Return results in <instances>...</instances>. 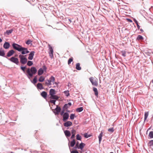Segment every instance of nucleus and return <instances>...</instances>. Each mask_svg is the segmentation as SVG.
Returning <instances> with one entry per match:
<instances>
[{
	"instance_id": "obj_18",
	"label": "nucleus",
	"mask_w": 153,
	"mask_h": 153,
	"mask_svg": "<svg viewBox=\"0 0 153 153\" xmlns=\"http://www.w3.org/2000/svg\"><path fill=\"white\" fill-rule=\"evenodd\" d=\"M56 94V91L54 89H51L49 91V94L50 96L54 95Z\"/></svg>"
},
{
	"instance_id": "obj_27",
	"label": "nucleus",
	"mask_w": 153,
	"mask_h": 153,
	"mask_svg": "<svg viewBox=\"0 0 153 153\" xmlns=\"http://www.w3.org/2000/svg\"><path fill=\"white\" fill-rule=\"evenodd\" d=\"M93 90L94 91V92L95 95L96 96L98 97V92L97 89L96 88L94 87L93 88Z\"/></svg>"
},
{
	"instance_id": "obj_22",
	"label": "nucleus",
	"mask_w": 153,
	"mask_h": 153,
	"mask_svg": "<svg viewBox=\"0 0 153 153\" xmlns=\"http://www.w3.org/2000/svg\"><path fill=\"white\" fill-rule=\"evenodd\" d=\"M44 72V71L42 68H40L38 71V74L39 76L42 75Z\"/></svg>"
},
{
	"instance_id": "obj_32",
	"label": "nucleus",
	"mask_w": 153,
	"mask_h": 153,
	"mask_svg": "<svg viewBox=\"0 0 153 153\" xmlns=\"http://www.w3.org/2000/svg\"><path fill=\"white\" fill-rule=\"evenodd\" d=\"M5 55V53H4V50L0 51V56H4Z\"/></svg>"
},
{
	"instance_id": "obj_24",
	"label": "nucleus",
	"mask_w": 153,
	"mask_h": 153,
	"mask_svg": "<svg viewBox=\"0 0 153 153\" xmlns=\"http://www.w3.org/2000/svg\"><path fill=\"white\" fill-rule=\"evenodd\" d=\"M50 98L53 99H54L56 100H58L59 98V97L56 95H53L50 97Z\"/></svg>"
},
{
	"instance_id": "obj_52",
	"label": "nucleus",
	"mask_w": 153,
	"mask_h": 153,
	"mask_svg": "<svg viewBox=\"0 0 153 153\" xmlns=\"http://www.w3.org/2000/svg\"><path fill=\"white\" fill-rule=\"evenodd\" d=\"M37 80L36 79H33V83L34 84H35V83H36V82H37Z\"/></svg>"
},
{
	"instance_id": "obj_6",
	"label": "nucleus",
	"mask_w": 153,
	"mask_h": 153,
	"mask_svg": "<svg viewBox=\"0 0 153 153\" xmlns=\"http://www.w3.org/2000/svg\"><path fill=\"white\" fill-rule=\"evenodd\" d=\"M15 53L14 51L13 50H11L9 51L7 53V55L6 56L4 55V57L6 58H8V57H10L12 56Z\"/></svg>"
},
{
	"instance_id": "obj_35",
	"label": "nucleus",
	"mask_w": 153,
	"mask_h": 153,
	"mask_svg": "<svg viewBox=\"0 0 153 153\" xmlns=\"http://www.w3.org/2000/svg\"><path fill=\"white\" fill-rule=\"evenodd\" d=\"M33 62L32 61H28L27 63V65L29 66H31L33 64Z\"/></svg>"
},
{
	"instance_id": "obj_59",
	"label": "nucleus",
	"mask_w": 153,
	"mask_h": 153,
	"mask_svg": "<svg viewBox=\"0 0 153 153\" xmlns=\"http://www.w3.org/2000/svg\"><path fill=\"white\" fill-rule=\"evenodd\" d=\"M110 153H114L113 152H110Z\"/></svg>"
},
{
	"instance_id": "obj_28",
	"label": "nucleus",
	"mask_w": 153,
	"mask_h": 153,
	"mask_svg": "<svg viewBox=\"0 0 153 153\" xmlns=\"http://www.w3.org/2000/svg\"><path fill=\"white\" fill-rule=\"evenodd\" d=\"M85 145V144L83 143H81L79 145V149H80L81 150H82L84 147Z\"/></svg>"
},
{
	"instance_id": "obj_51",
	"label": "nucleus",
	"mask_w": 153,
	"mask_h": 153,
	"mask_svg": "<svg viewBox=\"0 0 153 153\" xmlns=\"http://www.w3.org/2000/svg\"><path fill=\"white\" fill-rule=\"evenodd\" d=\"M133 20L136 25L138 24V22L135 19H134Z\"/></svg>"
},
{
	"instance_id": "obj_36",
	"label": "nucleus",
	"mask_w": 153,
	"mask_h": 153,
	"mask_svg": "<svg viewBox=\"0 0 153 153\" xmlns=\"http://www.w3.org/2000/svg\"><path fill=\"white\" fill-rule=\"evenodd\" d=\"M149 115V112H147L145 113L144 115V121L146 120L147 119Z\"/></svg>"
},
{
	"instance_id": "obj_39",
	"label": "nucleus",
	"mask_w": 153,
	"mask_h": 153,
	"mask_svg": "<svg viewBox=\"0 0 153 153\" xmlns=\"http://www.w3.org/2000/svg\"><path fill=\"white\" fill-rule=\"evenodd\" d=\"M122 53V56L124 57H125L126 56V52L125 51H121Z\"/></svg>"
},
{
	"instance_id": "obj_47",
	"label": "nucleus",
	"mask_w": 153,
	"mask_h": 153,
	"mask_svg": "<svg viewBox=\"0 0 153 153\" xmlns=\"http://www.w3.org/2000/svg\"><path fill=\"white\" fill-rule=\"evenodd\" d=\"M55 102L56 100H50V102H51L54 105L55 104Z\"/></svg>"
},
{
	"instance_id": "obj_44",
	"label": "nucleus",
	"mask_w": 153,
	"mask_h": 153,
	"mask_svg": "<svg viewBox=\"0 0 153 153\" xmlns=\"http://www.w3.org/2000/svg\"><path fill=\"white\" fill-rule=\"evenodd\" d=\"M79 146L78 145V142L76 144L75 146L74 147V148L75 149H79Z\"/></svg>"
},
{
	"instance_id": "obj_20",
	"label": "nucleus",
	"mask_w": 153,
	"mask_h": 153,
	"mask_svg": "<svg viewBox=\"0 0 153 153\" xmlns=\"http://www.w3.org/2000/svg\"><path fill=\"white\" fill-rule=\"evenodd\" d=\"M37 88L38 89L42 90L44 89V87L42 83H38L37 85Z\"/></svg>"
},
{
	"instance_id": "obj_49",
	"label": "nucleus",
	"mask_w": 153,
	"mask_h": 153,
	"mask_svg": "<svg viewBox=\"0 0 153 153\" xmlns=\"http://www.w3.org/2000/svg\"><path fill=\"white\" fill-rule=\"evenodd\" d=\"M71 153H79V152H78V151H77L76 150H73V151H71Z\"/></svg>"
},
{
	"instance_id": "obj_55",
	"label": "nucleus",
	"mask_w": 153,
	"mask_h": 153,
	"mask_svg": "<svg viewBox=\"0 0 153 153\" xmlns=\"http://www.w3.org/2000/svg\"><path fill=\"white\" fill-rule=\"evenodd\" d=\"M43 69L45 70H46L47 69V68L45 66H43Z\"/></svg>"
},
{
	"instance_id": "obj_7",
	"label": "nucleus",
	"mask_w": 153,
	"mask_h": 153,
	"mask_svg": "<svg viewBox=\"0 0 153 153\" xmlns=\"http://www.w3.org/2000/svg\"><path fill=\"white\" fill-rule=\"evenodd\" d=\"M61 110V108L60 107L57 105L56 107L54 110V113L55 115H58L59 113L60 112Z\"/></svg>"
},
{
	"instance_id": "obj_42",
	"label": "nucleus",
	"mask_w": 153,
	"mask_h": 153,
	"mask_svg": "<svg viewBox=\"0 0 153 153\" xmlns=\"http://www.w3.org/2000/svg\"><path fill=\"white\" fill-rule=\"evenodd\" d=\"M73 61V58L72 57H71L69 59L68 61V64L69 65L71 64V62Z\"/></svg>"
},
{
	"instance_id": "obj_58",
	"label": "nucleus",
	"mask_w": 153,
	"mask_h": 153,
	"mask_svg": "<svg viewBox=\"0 0 153 153\" xmlns=\"http://www.w3.org/2000/svg\"><path fill=\"white\" fill-rule=\"evenodd\" d=\"M140 30L141 32H143V30L142 29H140Z\"/></svg>"
},
{
	"instance_id": "obj_8",
	"label": "nucleus",
	"mask_w": 153,
	"mask_h": 153,
	"mask_svg": "<svg viewBox=\"0 0 153 153\" xmlns=\"http://www.w3.org/2000/svg\"><path fill=\"white\" fill-rule=\"evenodd\" d=\"M21 50H22L21 51V53L22 55L28 53L30 52L29 51L27 50V48L24 47H22V49Z\"/></svg>"
},
{
	"instance_id": "obj_48",
	"label": "nucleus",
	"mask_w": 153,
	"mask_h": 153,
	"mask_svg": "<svg viewBox=\"0 0 153 153\" xmlns=\"http://www.w3.org/2000/svg\"><path fill=\"white\" fill-rule=\"evenodd\" d=\"M149 144L150 146H151L153 145V140H150L149 142Z\"/></svg>"
},
{
	"instance_id": "obj_25",
	"label": "nucleus",
	"mask_w": 153,
	"mask_h": 153,
	"mask_svg": "<svg viewBox=\"0 0 153 153\" xmlns=\"http://www.w3.org/2000/svg\"><path fill=\"white\" fill-rule=\"evenodd\" d=\"M76 68L78 70H80L81 68L80 66V64L79 63H76Z\"/></svg>"
},
{
	"instance_id": "obj_30",
	"label": "nucleus",
	"mask_w": 153,
	"mask_h": 153,
	"mask_svg": "<svg viewBox=\"0 0 153 153\" xmlns=\"http://www.w3.org/2000/svg\"><path fill=\"white\" fill-rule=\"evenodd\" d=\"M45 80V78L44 76H41L39 79V81L41 82H42L44 81Z\"/></svg>"
},
{
	"instance_id": "obj_4",
	"label": "nucleus",
	"mask_w": 153,
	"mask_h": 153,
	"mask_svg": "<svg viewBox=\"0 0 153 153\" xmlns=\"http://www.w3.org/2000/svg\"><path fill=\"white\" fill-rule=\"evenodd\" d=\"M12 46L14 49L19 52H21V51L22 50L21 49H22V46L16 43H13L12 44Z\"/></svg>"
},
{
	"instance_id": "obj_34",
	"label": "nucleus",
	"mask_w": 153,
	"mask_h": 153,
	"mask_svg": "<svg viewBox=\"0 0 153 153\" xmlns=\"http://www.w3.org/2000/svg\"><path fill=\"white\" fill-rule=\"evenodd\" d=\"M149 136L150 138H153V131H151L150 132Z\"/></svg>"
},
{
	"instance_id": "obj_54",
	"label": "nucleus",
	"mask_w": 153,
	"mask_h": 153,
	"mask_svg": "<svg viewBox=\"0 0 153 153\" xmlns=\"http://www.w3.org/2000/svg\"><path fill=\"white\" fill-rule=\"evenodd\" d=\"M137 27L138 28V29H139L140 28V26H139V25L138 24H137Z\"/></svg>"
},
{
	"instance_id": "obj_53",
	"label": "nucleus",
	"mask_w": 153,
	"mask_h": 153,
	"mask_svg": "<svg viewBox=\"0 0 153 153\" xmlns=\"http://www.w3.org/2000/svg\"><path fill=\"white\" fill-rule=\"evenodd\" d=\"M127 20H128V21L129 22H132V21L130 19H127Z\"/></svg>"
},
{
	"instance_id": "obj_15",
	"label": "nucleus",
	"mask_w": 153,
	"mask_h": 153,
	"mask_svg": "<svg viewBox=\"0 0 153 153\" xmlns=\"http://www.w3.org/2000/svg\"><path fill=\"white\" fill-rule=\"evenodd\" d=\"M72 123L70 121H68L64 123V126L65 127H68L72 125Z\"/></svg>"
},
{
	"instance_id": "obj_5",
	"label": "nucleus",
	"mask_w": 153,
	"mask_h": 153,
	"mask_svg": "<svg viewBox=\"0 0 153 153\" xmlns=\"http://www.w3.org/2000/svg\"><path fill=\"white\" fill-rule=\"evenodd\" d=\"M8 59L11 62L15 63L16 65H18L19 64V60L17 58L13 56L10 58Z\"/></svg>"
},
{
	"instance_id": "obj_3",
	"label": "nucleus",
	"mask_w": 153,
	"mask_h": 153,
	"mask_svg": "<svg viewBox=\"0 0 153 153\" xmlns=\"http://www.w3.org/2000/svg\"><path fill=\"white\" fill-rule=\"evenodd\" d=\"M89 80L93 85L95 86L98 85L97 79L96 78L91 77L90 78Z\"/></svg>"
},
{
	"instance_id": "obj_38",
	"label": "nucleus",
	"mask_w": 153,
	"mask_h": 153,
	"mask_svg": "<svg viewBox=\"0 0 153 153\" xmlns=\"http://www.w3.org/2000/svg\"><path fill=\"white\" fill-rule=\"evenodd\" d=\"M137 39L138 40H141L143 39V37L142 36L139 35L137 36Z\"/></svg>"
},
{
	"instance_id": "obj_13",
	"label": "nucleus",
	"mask_w": 153,
	"mask_h": 153,
	"mask_svg": "<svg viewBox=\"0 0 153 153\" xmlns=\"http://www.w3.org/2000/svg\"><path fill=\"white\" fill-rule=\"evenodd\" d=\"M76 130L73 129L71 131L72 135L71 137V139H73L75 138V135L76 133Z\"/></svg>"
},
{
	"instance_id": "obj_31",
	"label": "nucleus",
	"mask_w": 153,
	"mask_h": 153,
	"mask_svg": "<svg viewBox=\"0 0 153 153\" xmlns=\"http://www.w3.org/2000/svg\"><path fill=\"white\" fill-rule=\"evenodd\" d=\"M83 110V108L82 107H81L80 108H77L76 109V111L77 112H79L82 111Z\"/></svg>"
},
{
	"instance_id": "obj_40",
	"label": "nucleus",
	"mask_w": 153,
	"mask_h": 153,
	"mask_svg": "<svg viewBox=\"0 0 153 153\" xmlns=\"http://www.w3.org/2000/svg\"><path fill=\"white\" fill-rule=\"evenodd\" d=\"M91 135L90 134H88L87 133H85L84 134V136L86 138H88L89 137H91Z\"/></svg>"
},
{
	"instance_id": "obj_57",
	"label": "nucleus",
	"mask_w": 153,
	"mask_h": 153,
	"mask_svg": "<svg viewBox=\"0 0 153 153\" xmlns=\"http://www.w3.org/2000/svg\"><path fill=\"white\" fill-rule=\"evenodd\" d=\"M37 76H36L34 77L33 79H35L37 80Z\"/></svg>"
},
{
	"instance_id": "obj_10",
	"label": "nucleus",
	"mask_w": 153,
	"mask_h": 153,
	"mask_svg": "<svg viewBox=\"0 0 153 153\" xmlns=\"http://www.w3.org/2000/svg\"><path fill=\"white\" fill-rule=\"evenodd\" d=\"M35 53V52L34 51H32L30 52L29 55V56L28 57V59L29 60H31L33 59Z\"/></svg>"
},
{
	"instance_id": "obj_1",
	"label": "nucleus",
	"mask_w": 153,
	"mask_h": 153,
	"mask_svg": "<svg viewBox=\"0 0 153 153\" xmlns=\"http://www.w3.org/2000/svg\"><path fill=\"white\" fill-rule=\"evenodd\" d=\"M37 71V69L35 67H32L30 69L28 68L26 71V75L27 77L30 79L32 77L34 74L36 73Z\"/></svg>"
},
{
	"instance_id": "obj_16",
	"label": "nucleus",
	"mask_w": 153,
	"mask_h": 153,
	"mask_svg": "<svg viewBox=\"0 0 153 153\" xmlns=\"http://www.w3.org/2000/svg\"><path fill=\"white\" fill-rule=\"evenodd\" d=\"M41 95L45 99H46L47 97V94L46 92L43 91L41 93Z\"/></svg>"
},
{
	"instance_id": "obj_9",
	"label": "nucleus",
	"mask_w": 153,
	"mask_h": 153,
	"mask_svg": "<svg viewBox=\"0 0 153 153\" xmlns=\"http://www.w3.org/2000/svg\"><path fill=\"white\" fill-rule=\"evenodd\" d=\"M69 114L67 112H65L64 113L63 116V120L64 122H65L68 118Z\"/></svg>"
},
{
	"instance_id": "obj_12",
	"label": "nucleus",
	"mask_w": 153,
	"mask_h": 153,
	"mask_svg": "<svg viewBox=\"0 0 153 153\" xmlns=\"http://www.w3.org/2000/svg\"><path fill=\"white\" fill-rule=\"evenodd\" d=\"M49 56L51 57L53 56V50L52 47L50 46V45H49Z\"/></svg>"
},
{
	"instance_id": "obj_26",
	"label": "nucleus",
	"mask_w": 153,
	"mask_h": 153,
	"mask_svg": "<svg viewBox=\"0 0 153 153\" xmlns=\"http://www.w3.org/2000/svg\"><path fill=\"white\" fill-rule=\"evenodd\" d=\"M46 82H45V84L48 86L51 85L52 84L51 83V82L50 80L49 79H47L46 80Z\"/></svg>"
},
{
	"instance_id": "obj_29",
	"label": "nucleus",
	"mask_w": 153,
	"mask_h": 153,
	"mask_svg": "<svg viewBox=\"0 0 153 153\" xmlns=\"http://www.w3.org/2000/svg\"><path fill=\"white\" fill-rule=\"evenodd\" d=\"M49 79L50 80L51 82L53 83L55 81V78L53 76H51L49 78Z\"/></svg>"
},
{
	"instance_id": "obj_50",
	"label": "nucleus",
	"mask_w": 153,
	"mask_h": 153,
	"mask_svg": "<svg viewBox=\"0 0 153 153\" xmlns=\"http://www.w3.org/2000/svg\"><path fill=\"white\" fill-rule=\"evenodd\" d=\"M65 110L63 109L61 112L60 113V114L61 115H63L64 113Z\"/></svg>"
},
{
	"instance_id": "obj_2",
	"label": "nucleus",
	"mask_w": 153,
	"mask_h": 153,
	"mask_svg": "<svg viewBox=\"0 0 153 153\" xmlns=\"http://www.w3.org/2000/svg\"><path fill=\"white\" fill-rule=\"evenodd\" d=\"M20 62L22 64H25L27 62V59L25 57V56L20 54L19 55Z\"/></svg>"
},
{
	"instance_id": "obj_46",
	"label": "nucleus",
	"mask_w": 153,
	"mask_h": 153,
	"mask_svg": "<svg viewBox=\"0 0 153 153\" xmlns=\"http://www.w3.org/2000/svg\"><path fill=\"white\" fill-rule=\"evenodd\" d=\"M32 42V41L30 40H28L26 42V43L27 44L29 45L31 44Z\"/></svg>"
},
{
	"instance_id": "obj_19",
	"label": "nucleus",
	"mask_w": 153,
	"mask_h": 153,
	"mask_svg": "<svg viewBox=\"0 0 153 153\" xmlns=\"http://www.w3.org/2000/svg\"><path fill=\"white\" fill-rule=\"evenodd\" d=\"M76 142L75 140L74 139H73V140L71 141L70 142V145H69V144H68V146L69 147L71 146V147H73L75 145V144ZM70 149V148H69Z\"/></svg>"
},
{
	"instance_id": "obj_37",
	"label": "nucleus",
	"mask_w": 153,
	"mask_h": 153,
	"mask_svg": "<svg viewBox=\"0 0 153 153\" xmlns=\"http://www.w3.org/2000/svg\"><path fill=\"white\" fill-rule=\"evenodd\" d=\"M64 93L67 97H68L70 95L68 91H65L64 92Z\"/></svg>"
},
{
	"instance_id": "obj_17",
	"label": "nucleus",
	"mask_w": 153,
	"mask_h": 153,
	"mask_svg": "<svg viewBox=\"0 0 153 153\" xmlns=\"http://www.w3.org/2000/svg\"><path fill=\"white\" fill-rule=\"evenodd\" d=\"M64 132L66 137H68L70 136L71 133L69 131L66 130L64 131Z\"/></svg>"
},
{
	"instance_id": "obj_11",
	"label": "nucleus",
	"mask_w": 153,
	"mask_h": 153,
	"mask_svg": "<svg viewBox=\"0 0 153 153\" xmlns=\"http://www.w3.org/2000/svg\"><path fill=\"white\" fill-rule=\"evenodd\" d=\"M71 105V103L70 102H68L67 104H65L63 107V109L65 110L67 109Z\"/></svg>"
},
{
	"instance_id": "obj_33",
	"label": "nucleus",
	"mask_w": 153,
	"mask_h": 153,
	"mask_svg": "<svg viewBox=\"0 0 153 153\" xmlns=\"http://www.w3.org/2000/svg\"><path fill=\"white\" fill-rule=\"evenodd\" d=\"M108 131L111 133H112L114 132V129L113 127L109 128L108 129Z\"/></svg>"
},
{
	"instance_id": "obj_45",
	"label": "nucleus",
	"mask_w": 153,
	"mask_h": 153,
	"mask_svg": "<svg viewBox=\"0 0 153 153\" xmlns=\"http://www.w3.org/2000/svg\"><path fill=\"white\" fill-rule=\"evenodd\" d=\"M26 67H21V69L23 71L24 73H25V69H26Z\"/></svg>"
},
{
	"instance_id": "obj_43",
	"label": "nucleus",
	"mask_w": 153,
	"mask_h": 153,
	"mask_svg": "<svg viewBox=\"0 0 153 153\" xmlns=\"http://www.w3.org/2000/svg\"><path fill=\"white\" fill-rule=\"evenodd\" d=\"M75 114H71L70 116V118L71 120H73L74 119Z\"/></svg>"
},
{
	"instance_id": "obj_41",
	"label": "nucleus",
	"mask_w": 153,
	"mask_h": 153,
	"mask_svg": "<svg viewBox=\"0 0 153 153\" xmlns=\"http://www.w3.org/2000/svg\"><path fill=\"white\" fill-rule=\"evenodd\" d=\"M76 139L78 140H81V137L79 134H77L76 136Z\"/></svg>"
},
{
	"instance_id": "obj_60",
	"label": "nucleus",
	"mask_w": 153,
	"mask_h": 153,
	"mask_svg": "<svg viewBox=\"0 0 153 153\" xmlns=\"http://www.w3.org/2000/svg\"><path fill=\"white\" fill-rule=\"evenodd\" d=\"M152 130H153V129Z\"/></svg>"
},
{
	"instance_id": "obj_14",
	"label": "nucleus",
	"mask_w": 153,
	"mask_h": 153,
	"mask_svg": "<svg viewBox=\"0 0 153 153\" xmlns=\"http://www.w3.org/2000/svg\"><path fill=\"white\" fill-rule=\"evenodd\" d=\"M10 47V43L7 42H5L3 45V47L5 49H7Z\"/></svg>"
},
{
	"instance_id": "obj_56",
	"label": "nucleus",
	"mask_w": 153,
	"mask_h": 153,
	"mask_svg": "<svg viewBox=\"0 0 153 153\" xmlns=\"http://www.w3.org/2000/svg\"><path fill=\"white\" fill-rule=\"evenodd\" d=\"M53 84H55V85H58V83L57 82H53Z\"/></svg>"
},
{
	"instance_id": "obj_23",
	"label": "nucleus",
	"mask_w": 153,
	"mask_h": 153,
	"mask_svg": "<svg viewBox=\"0 0 153 153\" xmlns=\"http://www.w3.org/2000/svg\"><path fill=\"white\" fill-rule=\"evenodd\" d=\"M103 135V132H101V133L99 134L98 136V138L99 140V143H100L102 140V137Z\"/></svg>"
},
{
	"instance_id": "obj_21",
	"label": "nucleus",
	"mask_w": 153,
	"mask_h": 153,
	"mask_svg": "<svg viewBox=\"0 0 153 153\" xmlns=\"http://www.w3.org/2000/svg\"><path fill=\"white\" fill-rule=\"evenodd\" d=\"M13 29L7 30L4 33V34L9 35L13 32Z\"/></svg>"
}]
</instances>
